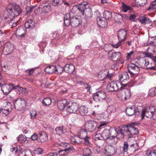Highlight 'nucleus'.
I'll list each match as a JSON object with an SVG mask.
<instances>
[{
	"instance_id": "1",
	"label": "nucleus",
	"mask_w": 156,
	"mask_h": 156,
	"mask_svg": "<svg viewBox=\"0 0 156 156\" xmlns=\"http://www.w3.org/2000/svg\"><path fill=\"white\" fill-rule=\"evenodd\" d=\"M119 137L120 138H123L125 136L131 138L133 135L138 134V131L137 128L132 125H123L119 129Z\"/></svg>"
},
{
	"instance_id": "2",
	"label": "nucleus",
	"mask_w": 156,
	"mask_h": 156,
	"mask_svg": "<svg viewBox=\"0 0 156 156\" xmlns=\"http://www.w3.org/2000/svg\"><path fill=\"white\" fill-rule=\"evenodd\" d=\"M77 9L79 11V13L83 16L85 18L89 19L92 17V10L89 7L87 2H83L80 4L78 6H74L72 9V11L73 12L74 10Z\"/></svg>"
},
{
	"instance_id": "3",
	"label": "nucleus",
	"mask_w": 156,
	"mask_h": 156,
	"mask_svg": "<svg viewBox=\"0 0 156 156\" xmlns=\"http://www.w3.org/2000/svg\"><path fill=\"white\" fill-rule=\"evenodd\" d=\"M22 11V10L19 5L13 4H10L8 6L7 9L8 14H4L3 16L6 20L11 19L19 16Z\"/></svg>"
},
{
	"instance_id": "4",
	"label": "nucleus",
	"mask_w": 156,
	"mask_h": 156,
	"mask_svg": "<svg viewBox=\"0 0 156 156\" xmlns=\"http://www.w3.org/2000/svg\"><path fill=\"white\" fill-rule=\"evenodd\" d=\"M126 31L124 29H121L119 30L118 33V37L119 40L117 44H112V46L113 47L117 48L123 44L126 36Z\"/></svg>"
},
{
	"instance_id": "5",
	"label": "nucleus",
	"mask_w": 156,
	"mask_h": 156,
	"mask_svg": "<svg viewBox=\"0 0 156 156\" xmlns=\"http://www.w3.org/2000/svg\"><path fill=\"white\" fill-rule=\"evenodd\" d=\"M142 108L141 106H138L136 109L133 105L128 106L126 109V114L129 116H131L135 114L136 116L139 115L141 111L140 109Z\"/></svg>"
},
{
	"instance_id": "6",
	"label": "nucleus",
	"mask_w": 156,
	"mask_h": 156,
	"mask_svg": "<svg viewBox=\"0 0 156 156\" xmlns=\"http://www.w3.org/2000/svg\"><path fill=\"white\" fill-rule=\"evenodd\" d=\"M155 111V108L153 107L144 109L142 111V119H143L145 116L148 118H151L154 113Z\"/></svg>"
},
{
	"instance_id": "7",
	"label": "nucleus",
	"mask_w": 156,
	"mask_h": 156,
	"mask_svg": "<svg viewBox=\"0 0 156 156\" xmlns=\"http://www.w3.org/2000/svg\"><path fill=\"white\" fill-rule=\"evenodd\" d=\"M97 126V122L93 120H90L85 124V128L86 130L91 132L94 131Z\"/></svg>"
},
{
	"instance_id": "8",
	"label": "nucleus",
	"mask_w": 156,
	"mask_h": 156,
	"mask_svg": "<svg viewBox=\"0 0 156 156\" xmlns=\"http://www.w3.org/2000/svg\"><path fill=\"white\" fill-rule=\"evenodd\" d=\"M117 133L116 129L111 128L109 129L104 130L101 133L103 139L106 140L111 135L114 136L113 134Z\"/></svg>"
},
{
	"instance_id": "9",
	"label": "nucleus",
	"mask_w": 156,
	"mask_h": 156,
	"mask_svg": "<svg viewBox=\"0 0 156 156\" xmlns=\"http://www.w3.org/2000/svg\"><path fill=\"white\" fill-rule=\"evenodd\" d=\"M106 97L104 92L99 91L94 94L93 99L96 102L100 101L105 99Z\"/></svg>"
},
{
	"instance_id": "10",
	"label": "nucleus",
	"mask_w": 156,
	"mask_h": 156,
	"mask_svg": "<svg viewBox=\"0 0 156 156\" xmlns=\"http://www.w3.org/2000/svg\"><path fill=\"white\" fill-rule=\"evenodd\" d=\"M117 133L113 134L114 136L111 135L106 141L110 144H115L117 142L118 139H120L123 138L119 137V134L120 133L119 129L118 131H117Z\"/></svg>"
},
{
	"instance_id": "11",
	"label": "nucleus",
	"mask_w": 156,
	"mask_h": 156,
	"mask_svg": "<svg viewBox=\"0 0 156 156\" xmlns=\"http://www.w3.org/2000/svg\"><path fill=\"white\" fill-rule=\"evenodd\" d=\"M25 102L23 98H20L17 99L14 103V106L15 109L17 110H20L23 108V104Z\"/></svg>"
},
{
	"instance_id": "12",
	"label": "nucleus",
	"mask_w": 156,
	"mask_h": 156,
	"mask_svg": "<svg viewBox=\"0 0 156 156\" xmlns=\"http://www.w3.org/2000/svg\"><path fill=\"white\" fill-rule=\"evenodd\" d=\"M13 87L14 85L12 84H5L2 86V90L4 94L7 95L13 89Z\"/></svg>"
},
{
	"instance_id": "13",
	"label": "nucleus",
	"mask_w": 156,
	"mask_h": 156,
	"mask_svg": "<svg viewBox=\"0 0 156 156\" xmlns=\"http://www.w3.org/2000/svg\"><path fill=\"white\" fill-rule=\"evenodd\" d=\"M109 71L107 70H103L100 71L98 75V77L100 80H103L106 77L110 79L111 75H108Z\"/></svg>"
},
{
	"instance_id": "14",
	"label": "nucleus",
	"mask_w": 156,
	"mask_h": 156,
	"mask_svg": "<svg viewBox=\"0 0 156 156\" xmlns=\"http://www.w3.org/2000/svg\"><path fill=\"white\" fill-rule=\"evenodd\" d=\"M80 16H76L71 19V25L73 27H76L81 23Z\"/></svg>"
},
{
	"instance_id": "15",
	"label": "nucleus",
	"mask_w": 156,
	"mask_h": 156,
	"mask_svg": "<svg viewBox=\"0 0 156 156\" xmlns=\"http://www.w3.org/2000/svg\"><path fill=\"white\" fill-rule=\"evenodd\" d=\"M34 18L32 16H30L27 19V22L25 23V27L26 29H32L34 26L35 23Z\"/></svg>"
},
{
	"instance_id": "16",
	"label": "nucleus",
	"mask_w": 156,
	"mask_h": 156,
	"mask_svg": "<svg viewBox=\"0 0 156 156\" xmlns=\"http://www.w3.org/2000/svg\"><path fill=\"white\" fill-rule=\"evenodd\" d=\"M79 105L75 103H73L71 105H69L67 107V111L70 113H75L79 108Z\"/></svg>"
},
{
	"instance_id": "17",
	"label": "nucleus",
	"mask_w": 156,
	"mask_h": 156,
	"mask_svg": "<svg viewBox=\"0 0 156 156\" xmlns=\"http://www.w3.org/2000/svg\"><path fill=\"white\" fill-rule=\"evenodd\" d=\"M14 48L13 45L9 43L5 45L3 49V52L5 54L7 55L11 53L13 51Z\"/></svg>"
},
{
	"instance_id": "18",
	"label": "nucleus",
	"mask_w": 156,
	"mask_h": 156,
	"mask_svg": "<svg viewBox=\"0 0 156 156\" xmlns=\"http://www.w3.org/2000/svg\"><path fill=\"white\" fill-rule=\"evenodd\" d=\"M105 154L107 156H111L115 151V147L112 145H108L105 147Z\"/></svg>"
},
{
	"instance_id": "19",
	"label": "nucleus",
	"mask_w": 156,
	"mask_h": 156,
	"mask_svg": "<svg viewBox=\"0 0 156 156\" xmlns=\"http://www.w3.org/2000/svg\"><path fill=\"white\" fill-rule=\"evenodd\" d=\"M107 88L109 91L111 92L116 91L119 89L117 84L113 82L109 83L107 85Z\"/></svg>"
},
{
	"instance_id": "20",
	"label": "nucleus",
	"mask_w": 156,
	"mask_h": 156,
	"mask_svg": "<svg viewBox=\"0 0 156 156\" xmlns=\"http://www.w3.org/2000/svg\"><path fill=\"white\" fill-rule=\"evenodd\" d=\"M97 20L98 24L100 27L104 28L107 26V21L105 18L98 17Z\"/></svg>"
},
{
	"instance_id": "21",
	"label": "nucleus",
	"mask_w": 156,
	"mask_h": 156,
	"mask_svg": "<svg viewBox=\"0 0 156 156\" xmlns=\"http://www.w3.org/2000/svg\"><path fill=\"white\" fill-rule=\"evenodd\" d=\"M64 70L66 73H71L74 71L75 67L73 64H67L64 67Z\"/></svg>"
},
{
	"instance_id": "22",
	"label": "nucleus",
	"mask_w": 156,
	"mask_h": 156,
	"mask_svg": "<svg viewBox=\"0 0 156 156\" xmlns=\"http://www.w3.org/2000/svg\"><path fill=\"white\" fill-rule=\"evenodd\" d=\"M129 71L131 72H138L140 69V67L133 63L129 64L128 66Z\"/></svg>"
},
{
	"instance_id": "23",
	"label": "nucleus",
	"mask_w": 156,
	"mask_h": 156,
	"mask_svg": "<svg viewBox=\"0 0 156 156\" xmlns=\"http://www.w3.org/2000/svg\"><path fill=\"white\" fill-rule=\"evenodd\" d=\"M55 130L56 134L60 136L62 135L66 132V129L62 126L56 128Z\"/></svg>"
},
{
	"instance_id": "24",
	"label": "nucleus",
	"mask_w": 156,
	"mask_h": 156,
	"mask_svg": "<svg viewBox=\"0 0 156 156\" xmlns=\"http://www.w3.org/2000/svg\"><path fill=\"white\" fill-rule=\"evenodd\" d=\"M16 34L18 37L20 38L23 37L25 34V30L23 28L20 27L16 30Z\"/></svg>"
},
{
	"instance_id": "25",
	"label": "nucleus",
	"mask_w": 156,
	"mask_h": 156,
	"mask_svg": "<svg viewBox=\"0 0 156 156\" xmlns=\"http://www.w3.org/2000/svg\"><path fill=\"white\" fill-rule=\"evenodd\" d=\"M12 108L10 103L8 104L4 108L2 109V113L5 115H8L11 111Z\"/></svg>"
},
{
	"instance_id": "26",
	"label": "nucleus",
	"mask_w": 156,
	"mask_h": 156,
	"mask_svg": "<svg viewBox=\"0 0 156 156\" xmlns=\"http://www.w3.org/2000/svg\"><path fill=\"white\" fill-rule=\"evenodd\" d=\"M121 56V53L119 52H115L112 54L111 58L114 61H116L120 59Z\"/></svg>"
},
{
	"instance_id": "27",
	"label": "nucleus",
	"mask_w": 156,
	"mask_h": 156,
	"mask_svg": "<svg viewBox=\"0 0 156 156\" xmlns=\"http://www.w3.org/2000/svg\"><path fill=\"white\" fill-rule=\"evenodd\" d=\"M122 9L124 12H126L128 11H131L132 9V7L122 2L121 3Z\"/></svg>"
},
{
	"instance_id": "28",
	"label": "nucleus",
	"mask_w": 156,
	"mask_h": 156,
	"mask_svg": "<svg viewBox=\"0 0 156 156\" xmlns=\"http://www.w3.org/2000/svg\"><path fill=\"white\" fill-rule=\"evenodd\" d=\"M131 96L130 90L128 89H124V94L122 96V99L124 98L125 100L129 99Z\"/></svg>"
},
{
	"instance_id": "29",
	"label": "nucleus",
	"mask_w": 156,
	"mask_h": 156,
	"mask_svg": "<svg viewBox=\"0 0 156 156\" xmlns=\"http://www.w3.org/2000/svg\"><path fill=\"white\" fill-rule=\"evenodd\" d=\"M129 79V76L127 72H124L119 76V79L120 81H124Z\"/></svg>"
},
{
	"instance_id": "30",
	"label": "nucleus",
	"mask_w": 156,
	"mask_h": 156,
	"mask_svg": "<svg viewBox=\"0 0 156 156\" xmlns=\"http://www.w3.org/2000/svg\"><path fill=\"white\" fill-rule=\"evenodd\" d=\"M79 112L82 115H87L88 112V109L85 106H81L79 108Z\"/></svg>"
},
{
	"instance_id": "31",
	"label": "nucleus",
	"mask_w": 156,
	"mask_h": 156,
	"mask_svg": "<svg viewBox=\"0 0 156 156\" xmlns=\"http://www.w3.org/2000/svg\"><path fill=\"white\" fill-rule=\"evenodd\" d=\"M4 18L6 21H9V26L11 28L15 27L17 26L18 24L17 20L15 21L13 19V18L11 19H9V20H6L5 18Z\"/></svg>"
},
{
	"instance_id": "32",
	"label": "nucleus",
	"mask_w": 156,
	"mask_h": 156,
	"mask_svg": "<svg viewBox=\"0 0 156 156\" xmlns=\"http://www.w3.org/2000/svg\"><path fill=\"white\" fill-rule=\"evenodd\" d=\"M55 66H49L46 68L44 69L45 72L48 73H52L55 72Z\"/></svg>"
},
{
	"instance_id": "33",
	"label": "nucleus",
	"mask_w": 156,
	"mask_h": 156,
	"mask_svg": "<svg viewBox=\"0 0 156 156\" xmlns=\"http://www.w3.org/2000/svg\"><path fill=\"white\" fill-rule=\"evenodd\" d=\"M13 89H15L16 92L19 94L22 93L23 92H26V89L24 88L19 85L14 86V85Z\"/></svg>"
},
{
	"instance_id": "34",
	"label": "nucleus",
	"mask_w": 156,
	"mask_h": 156,
	"mask_svg": "<svg viewBox=\"0 0 156 156\" xmlns=\"http://www.w3.org/2000/svg\"><path fill=\"white\" fill-rule=\"evenodd\" d=\"M87 130L85 129H81L79 131L77 135L80 139H82L87 135Z\"/></svg>"
},
{
	"instance_id": "35",
	"label": "nucleus",
	"mask_w": 156,
	"mask_h": 156,
	"mask_svg": "<svg viewBox=\"0 0 156 156\" xmlns=\"http://www.w3.org/2000/svg\"><path fill=\"white\" fill-rule=\"evenodd\" d=\"M39 139L40 141L42 142L46 141L48 139V137L47 134L43 132L40 134Z\"/></svg>"
},
{
	"instance_id": "36",
	"label": "nucleus",
	"mask_w": 156,
	"mask_h": 156,
	"mask_svg": "<svg viewBox=\"0 0 156 156\" xmlns=\"http://www.w3.org/2000/svg\"><path fill=\"white\" fill-rule=\"evenodd\" d=\"M139 20L142 23H149L152 22L149 19L145 16L140 17Z\"/></svg>"
},
{
	"instance_id": "37",
	"label": "nucleus",
	"mask_w": 156,
	"mask_h": 156,
	"mask_svg": "<svg viewBox=\"0 0 156 156\" xmlns=\"http://www.w3.org/2000/svg\"><path fill=\"white\" fill-rule=\"evenodd\" d=\"M103 18L105 19L109 20L112 18V13L109 11H105L103 12Z\"/></svg>"
},
{
	"instance_id": "38",
	"label": "nucleus",
	"mask_w": 156,
	"mask_h": 156,
	"mask_svg": "<svg viewBox=\"0 0 156 156\" xmlns=\"http://www.w3.org/2000/svg\"><path fill=\"white\" fill-rule=\"evenodd\" d=\"M82 139L83 140V144L85 145L89 146H91V144L90 141V137L88 136V135L86 136V137H83Z\"/></svg>"
},
{
	"instance_id": "39",
	"label": "nucleus",
	"mask_w": 156,
	"mask_h": 156,
	"mask_svg": "<svg viewBox=\"0 0 156 156\" xmlns=\"http://www.w3.org/2000/svg\"><path fill=\"white\" fill-rule=\"evenodd\" d=\"M137 6H144L147 3V0H135Z\"/></svg>"
},
{
	"instance_id": "40",
	"label": "nucleus",
	"mask_w": 156,
	"mask_h": 156,
	"mask_svg": "<svg viewBox=\"0 0 156 156\" xmlns=\"http://www.w3.org/2000/svg\"><path fill=\"white\" fill-rule=\"evenodd\" d=\"M60 104L61 106V109H63L65 107L66 105L68 104V101L67 99H64L59 101V103L58 104V105ZM58 107L60 106L58 105Z\"/></svg>"
},
{
	"instance_id": "41",
	"label": "nucleus",
	"mask_w": 156,
	"mask_h": 156,
	"mask_svg": "<svg viewBox=\"0 0 156 156\" xmlns=\"http://www.w3.org/2000/svg\"><path fill=\"white\" fill-rule=\"evenodd\" d=\"M51 9V6L48 4L43 6L42 9V12L46 13L50 12Z\"/></svg>"
},
{
	"instance_id": "42",
	"label": "nucleus",
	"mask_w": 156,
	"mask_h": 156,
	"mask_svg": "<svg viewBox=\"0 0 156 156\" xmlns=\"http://www.w3.org/2000/svg\"><path fill=\"white\" fill-rule=\"evenodd\" d=\"M18 141L20 143H24L27 140L26 136L23 134L20 135L17 138Z\"/></svg>"
},
{
	"instance_id": "43",
	"label": "nucleus",
	"mask_w": 156,
	"mask_h": 156,
	"mask_svg": "<svg viewBox=\"0 0 156 156\" xmlns=\"http://www.w3.org/2000/svg\"><path fill=\"white\" fill-rule=\"evenodd\" d=\"M51 103V99L49 98H44L42 101L43 105L46 106L50 105Z\"/></svg>"
},
{
	"instance_id": "44",
	"label": "nucleus",
	"mask_w": 156,
	"mask_h": 156,
	"mask_svg": "<svg viewBox=\"0 0 156 156\" xmlns=\"http://www.w3.org/2000/svg\"><path fill=\"white\" fill-rule=\"evenodd\" d=\"M63 2V0H51V2L53 6H58L62 4Z\"/></svg>"
},
{
	"instance_id": "45",
	"label": "nucleus",
	"mask_w": 156,
	"mask_h": 156,
	"mask_svg": "<svg viewBox=\"0 0 156 156\" xmlns=\"http://www.w3.org/2000/svg\"><path fill=\"white\" fill-rule=\"evenodd\" d=\"M129 145L127 141H125L123 144V151L124 153L128 154V150H129Z\"/></svg>"
},
{
	"instance_id": "46",
	"label": "nucleus",
	"mask_w": 156,
	"mask_h": 156,
	"mask_svg": "<svg viewBox=\"0 0 156 156\" xmlns=\"http://www.w3.org/2000/svg\"><path fill=\"white\" fill-rule=\"evenodd\" d=\"M83 154L84 156H89L91 154V151L88 148H84L83 150Z\"/></svg>"
},
{
	"instance_id": "47",
	"label": "nucleus",
	"mask_w": 156,
	"mask_h": 156,
	"mask_svg": "<svg viewBox=\"0 0 156 156\" xmlns=\"http://www.w3.org/2000/svg\"><path fill=\"white\" fill-rule=\"evenodd\" d=\"M137 147V144H133L129 146V151L131 152H135L136 150Z\"/></svg>"
},
{
	"instance_id": "48",
	"label": "nucleus",
	"mask_w": 156,
	"mask_h": 156,
	"mask_svg": "<svg viewBox=\"0 0 156 156\" xmlns=\"http://www.w3.org/2000/svg\"><path fill=\"white\" fill-rule=\"evenodd\" d=\"M115 111V108L113 105L108 106L107 109V112L110 115L112 113L114 112Z\"/></svg>"
},
{
	"instance_id": "49",
	"label": "nucleus",
	"mask_w": 156,
	"mask_h": 156,
	"mask_svg": "<svg viewBox=\"0 0 156 156\" xmlns=\"http://www.w3.org/2000/svg\"><path fill=\"white\" fill-rule=\"evenodd\" d=\"M55 73L58 74L61 73L64 69V68L59 65L55 66Z\"/></svg>"
},
{
	"instance_id": "50",
	"label": "nucleus",
	"mask_w": 156,
	"mask_h": 156,
	"mask_svg": "<svg viewBox=\"0 0 156 156\" xmlns=\"http://www.w3.org/2000/svg\"><path fill=\"white\" fill-rule=\"evenodd\" d=\"M73 149V147H69L68 148H66L63 150H60L58 151V153H61L62 152L65 151V152H64L63 154H61L62 156H64L67 154V153H66V152L67 151H68L69 150H72Z\"/></svg>"
},
{
	"instance_id": "51",
	"label": "nucleus",
	"mask_w": 156,
	"mask_h": 156,
	"mask_svg": "<svg viewBox=\"0 0 156 156\" xmlns=\"http://www.w3.org/2000/svg\"><path fill=\"white\" fill-rule=\"evenodd\" d=\"M115 21L118 23H121L122 21V16L119 14H116L114 17Z\"/></svg>"
},
{
	"instance_id": "52",
	"label": "nucleus",
	"mask_w": 156,
	"mask_h": 156,
	"mask_svg": "<svg viewBox=\"0 0 156 156\" xmlns=\"http://www.w3.org/2000/svg\"><path fill=\"white\" fill-rule=\"evenodd\" d=\"M80 139L78 136H74V137H71V139L72 142L76 143L77 144H79L80 143L81 141L80 140Z\"/></svg>"
},
{
	"instance_id": "53",
	"label": "nucleus",
	"mask_w": 156,
	"mask_h": 156,
	"mask_svg": "<svg viewBox=\"0 0 156 156\" xmlns=\"http://www.w3.org/2000/svg\"><path fill=\"white\" fill-rule=\"evenodd\" d=\"M149 94L151 96H153L156 95V88H151L149 91Z\"/></svg>"
},
{
	"instance_id": "54",
	"label": "nucleus",
	"mask_w": 156,
	"mask_h": 156,
	"mask_svg": "<svg viewBox=\"0 0 156 156\" xmlns=\"http://www.w3.org/2000/svg\"><path fill=\"white\" fill-rule=\"evenodd\" d=\"M31 119H34L36 118L37 116V112L35 110H31L30 112Z\"/></svg>"
},
{
	"instance_id": "55",
	"label": "nucleus",
	"mask_w": 156,
	"mask_h": 156,
	"mask_svg": "<svg viewBox=\"0 0 156 156\" xmlns=\"http://www.w3.org/2000/svg\"><path fill=\"white\" fill-rule=\"evenodd\" d=\"M67 92V89L63 86L60 87L59 89V93L61 94H63Z\"/></svg>"
},
{
	"instance_id": "56",
	"label": "nucleus",
	"mask_w": 156,
	"mask_h": 156,
	"mask_svg": "<svg viewBox=\"0 0 156 156\" xmlns=\"http://www.w3.org/2000/svg\"><path fill=\"white\" fill-rule=\"evenodd\" d=\"M34 153L35 154H40L43 153V150L41 148H37L34 149Z\"/></svg>"
},
{
	"instance_id": "57",
	"label": "nucleus",
	"mask_w": 156,
	"mask_h": 156,
	"mask_svg": "<svg viewBox=\"0 0 156 156\" xmlns=\"http://www.w3.org/2000/svg\"><path fill=\"white\" fill-rule=\"evenodd\" d=\"M35 69H36L35 68H33L26 70L25 71L27 75H30L33 74L34 71L35 70Z\"/></svg>"
},
{
	"instance_id": "58",
	"label": "nucleus",
	"mask_w": 156,
	"mask_h": 156,
	"mask_svg": "<svg viewBox=\"0 0 156 156\" xmlns=\"http://www.w3.org/2000/svg\"><path fill=\"white\" fill-rule=\"evenodd\" d=\"M150 9H156V0L152 2L149 7Z\"/></svg>"
},
{
	"instance_id": "59",
	"label": "nucleus",
	"mask_w": 156,
	"mask_h": 156,
	"mask_svg": "<svg viewBox=\"0 0 156 156\" xmlns=\"http://www.w3.org/2000/svg\"><path fill=\"white\" fill-rule=\"evenodd\" d=\"M95 140H102L103 139V137L102 136V134H97L94 136Z\"/></svg>"
},
{
	"instance_id": "60",
	"label": "nucleus",
	"mask_w": 156,
	"mask_h": 156,
	"mask_svg": "<svg viewBox=\"0 0 156 156\" xmlns=\"http://www.w3.org/2000/svg\"><path fill=\"white\" fill-rule=\"evenodd\" d=\"M18 147H15L11 148L10 149V151L14 154H16L17 152H19L20 150H19Z\"/></svg>"
},
{
	"instance_id": "61",
	"label": "nucleus",
	"mask_w": 156,
	"mask_h": 156,
	"mask_svg": "<svg viewBox=\"0 0 156 156\" xmlns=\"http://www.w3.org/2000/svg\"><path fill=\"white\" fill-rule=\"evenodd\" d=\"M140 65L141 66V67L143 66V65L142 66V64H144V66L147 67L149 65V62L148 61H147L146 60H142L140 62Z\"/></svg>"
},
{
	"instance_id": "62",
	"label": "nucleus",
	"mask_w": 156,
	"mask_h": 156,
	"mask_svg": "<svg viewBox=\"0 0 156 156\" xmlns=\"http://www.w3.org/2000/svg\"><path fill=\"white\" fill-rule=\"evenodd\" d=\"M119 63L118 62H116L112 66V69L114 70H116L119 67Z\"/></svg>"
},
{
	"instance_id": "63",
	"label": "nucleus",
	"mask_w": 156,
	"mask_h": 156,
	"mask_svg": "<svg viewBox=\"0 0 156 156\" xmlns=\"http://www.w3.org/2000/svg\"><path fill=\"white\" fill-rule=\"evenodd\" d=\"M33 8L30 7V6H27L26 8V11L27 14H30L31 12L33 9Z\"/></svg>"
},
{
	"instance_id": "64",
	"label": "nucleus",
	"mask_w": 156,
	"mask_h": 156,
	"mask_svg": "<svg viewBox=\"0 0 156 156\" xmlns=\"http://www.w3.org/2000/svg\"><path fill=\"white\" fill-rule=\"evenodd\" d=\"M64 23L65 25L68 26L71 24V19H67L64 20Z\"/></svg>"
}]
</instances>
